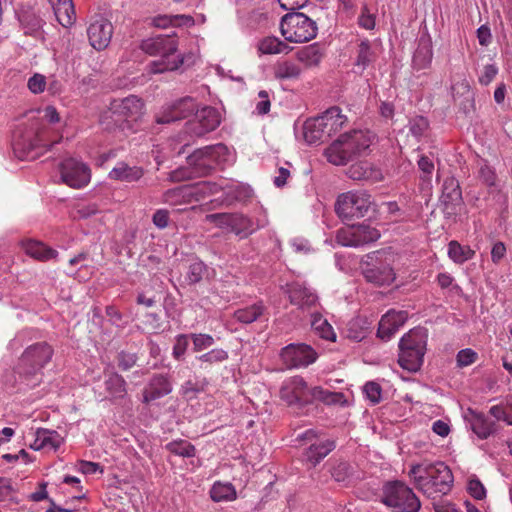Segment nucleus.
<instances>
[{
  "label": "nucleus",
  "mask_w": 512,
  "mask_h": 512,
  "mask_svg": "<svg viewBox=\"0 0 512 512\" xmlns=\"http://www.w3.org/2000/svg\"><path fill=\"white\" fill-rule=\"evenodd\" d=\"M196 110L197 103L195 99L186 96L163 106L161 112L156 117V122L159 124L172 123L187 118Z\"/></svg>",
  "instance_id": "dca6fc26"
},
{
  "label": "nucleus",
  "mask_w": 512,
  "mask_h": 512,
  "mask_svg": "<svg viewBox=\"0 0 512 512\" xmlns=\"http://www.w3.org/2000/svg\"><path fill=\"white\" fill-rule=\"evenodd\" d=\"M371 195L366 191H348L338 196L335 212L343 220L364 217L372 205Z\"/></svg>",
  "instance_id": "6e6552de"
},
{
  "label": "nucleus",
  "mask_w": 512,
  "mask_h": 512,
  "mask_svg": "<svg viewBox=\"0 0 512 512\" xmlns=\"http://www.w3.org/2000/svg\"><path fill=\"white\" fill-rule=\"evenodd\" d=\"M49 3L60 25L68 28L74 24L76 13L73 0H49Z\"/></svg>",
  "instance_id": "7c9ffc66"
},
{
  "label": "nucleus",
  "mask_w": 512,
  "mask_h": 512,
  "mask_svg": "<svg viewBox=\"0 0 512 512\" xmlns=\"http://www.w3.org/2000/svg\"><path fill=\"white\" fill-rule=\"evenodd\" d=\"M53 354L52 346L45 341L28 345L19 356L14 371L27 381V385L36 386L42 369L51 361Z\"/></svg>",
  "instance_id": "39448f33"
},
{
  "label": "nucleus",
  "mask_w": 512,
  "mask_h": 512,
  "mask_svg": "<svg viewBox=\"0 0 512 512\" xmlns=\"http://www.w3.org/2000/svg\"><path fill=\"white\" fill-rule=\"evenodd\" d=\"M104 385L112 401L123 399L127 395V382L124 377L117 372L113 371L106 374Z\"/></svg>",
  "instance_id": "473e14b6"
},
{
  "label": "nucleus",
  "mask_w": 512,
  "mask_h": 512,
  "mask_svg": "<svg viewBox=\"0 0 512 512\" xmlns=\"http://www.w3.org/2000/svg\"><path fill=\"white\" fill-rule=\"evenodd\" d=\"M221 123L220 112L211 106L196 111L195 118L185 124V131L190 136L203 137L214 131Z\"/></svg>",
  "instance_id": "ddd939ff"
},
{
  "label": "nucleus",
  "mask_w": 512,
  "mask_h": 512,
  "mask_svg": "<svg viewBox=\"0 0 512 512\" xmlns=\"http://www.w3.org/2000/svg\"><path fill=\"white\" fill-rule=\"evenodd\" d=\"M409 475L416 488L431 499L446 495L453 484L452 472L443 462L413 465Z\"/></svg>",
  "instance_id": "f03ea898"
},
{
  "label": "nucleus",
  "mask_w": 512,
  "mask_h": 512,
  "mask_svg": "<svg viewBox=\"0 0 512 512\" xmlns=\"http://www.w3.org/2000/svg\"><path fill=\"white\" fill-rule=\"evenodd\" d=\"M318 121L324 130L326 139H329L333 134H336L347 124L346 115L342 114L339 107L333 106L317 116Z\"/></svg>",
  "instance_id": "393cba45"
},
{
  "label": "nucleus",
  "mask_w": 512,
  "mask_h": 512,
  "mask_svg": "<svg viewBox=\"0 0 512 512\" xmlns=\"http://www.w3.org/2000/svg\"><path fill=\"white\" fill-rule=\"evenodd\" d=\"M363 393L372 405L378 404L382 399V388L375 381H368L363 386Z\"/></svg>",
  "instance_id": "5fc2aeb1"
},
{
  "label": "nucleus",
  "mask_w": 512,
  "mask_h": 512,
  "mask_svg": "<svg viewBox=\"0 0 512 512\" xmlns=\"http://www.w3.org/2000/svg\"><path fill=\"white\" fill-rule=\"evenodd\" d=\"M479 178L488 187L496 186L497 176L494 169L489 165L484 164L480 167Z\"/></svg>",
  "instance_id": "69168bd1"
},
{
  "label": "nucleus",
  "mask_w": 512,
  "mask_h": 512,
  "mask_svg": "<svg viewBox=\"0 0 512 512\" xmlns=\"http://www.w3.org/2000/svg\"><path fill=\"white\" fill-rule=\"evenodd\" d=\"M173 390L171 376L167 373H155L143 389L142 402L149 404L155 400L169 395Z\"/></svg>",
  "instance_id": "6ab92c4d"
},
{
  "label": "nucleus",
  "mask_w": 512,
  "mask_h": 512,
  "mask_svg": "<svg viewBox=\"0 0 512 512\" xmlns=\"http://www.w3.org/2000/svg\"><path fill=\"white\" fill-rule=\"evenodd\" d=\"M144 106L141 98L136 95H129L122 99H114L110 103L109 110L118 117L137 121L144 114Z\"/></svg>",
  "instance_id": "a211bd4d"
},
{
  "label": "nucleus",
  "mask_w": 512,
  "mask_h": 512,
  "mask_svg": "<svg viewBox=\"0 0 512 512\" xmlns=\"http://www.w3.org/2000/svg\"><path fill=\"white\" fill-rule=\"evenodd\" d=\"M290 304L303 313L310 314L318 305V296L305 283L295 282L292 286L290 285Z\"/></svg>",
  "instance_id": "412c9836"
},
{
  "label": "nucleus",
  "mask_w": 512,
  "mask_h": 512,
  "mask_svg": "<svg viewBox=\"0 0 512 512\" xmlns=\"http://www.w3.org/2000/svg\"><path fill=\"white\" fill-rule=\"evenodd\" d=\"M265 307L261 302L254 303L250 306L237 309L233 316L243 324H250L258 320L264 313Z\"/></svg>",
  "instance_id": "79ce46f5"
},
{
  "label": "nucleus",
  "mask_w": 512,
  "mask_h": 512,
  "mask_svg": "<svg viewBox=\"0 0 512 512\" xmlns=\"http://www.w3.org/2000/svg\"><path fill=\"white\" fill-rule=\"evenodd\" d=\"M318 358V353L304 343L290 344V368H305L313 364Z\"/></svg>",
  "instance_id": "a878e982"
},
{
  "label": "nucleus",
  "mask_w": 512,
  "mask_h": 512,
  "mask_svg": "<svg viewBox=\"0 0 512 512\" xmlns=\"http://www.w3.org/2000/svg\"><path fill=\"white\" fill-rule=\"evenodd\" d=\"M344 398L343 393L340 392H332L326 389H323L320 386L312 387V403L314 401H321L325 404H337L342 402Z\"/></svg>",
  "instance_id": "8fccbe9b"
},
{
  "label": "nucleus",
  "mask_w": 512,
  "mask_h": 512,
  "mask_svg": "<svg viewBox=\"0 0 512 512\" xmlns=\"http://www.w3.org/2000/svg\"><path fill=\"white\" fill-rule=\"evenodd\" d=\"M50 129L44 123H36L29 128L19 127L13 134L12 148L20 160H34L50 149L58 140L50 139Z\"/></svg>",
  "instance_id": "7ed1b4c3"
},
{
  "label": "nucleus",
  "mask_w": 512,
  "mask_h": 512,
  "mask_svg": "<svg viewBox=\"0 0 512 512\" xmlns=\"http://www.w3.org/2000/svg\"><path fill=\"white\" fill-rule=\"evenodd\" d=\"M285 44L275 37H267L259 43V51L263 54H276Z\"/></svg>",
  "instance_id": "4d7b16f0"
},
{
  "label": "nucleus",
  "mask_w": 512,
  "mask_h": 512,
  "mask_svg": "<svg viewBox=\"0 0 512 512\" xmlns=\"http://www.w3.org/2000/svg\"><path fill=\"white\" fill-rule=\"evenodd\" d=\"M474 255L475 251L472 250L469 246H462L457 241H451L448 244V256L455 263L462 264L472 259Z\"/></svg>",
  "instance_id": "de8ad7c7"
},
{
  "label": "nucleus",
  "mask_w": 512,
  "mask_h": 512,
  "mask_svg": "<svg viewBox=\"0 0 512 512\" xmlns=\"http://www.w3.org/2000/svg\"><path fill=\"white\" fill-rule=\"evenodd\" d=\"M209 274L208 266L201 260L196 259L188 266L185 281L189 285H195L207 278Z\"/></svg>",
  "instance_id": "c03bdc74"
},
{
  "label": "nucleus",
  "mask_w": 512,
  "mask_h": 512,
  "mask_svg": "<svg viewBox=\"0 0 512 512\" xmlns=\"http://www.w3.org/2000/svg\"><path fill=\"white\" fill-rule=\"evenodd\" d=\"M177 48L178 41L175 33L159 34L141 43V49L145 53L161 57L160 60L150 64V72L154 74L177 70L183 64V58L176 55Z\"/></svg>",
  "instance_id": "20e7f679"
},
{
  "label": "nucleus",
  "mask_w": 512,
  "mask_h": 512,
  "mask_svg": "<svg viewBox=\"0 0 512 512\" xmlns=\"http://www.w3.org/2000/svg\"><path fill=\"white\" fill-rule=\"evenodd\" d=\"M296 441H304L308 447L303 452L304 460L311 466L318 465L335 448L336 442L333 439H319L317 432L308 429L296 436Z\"/></svg>",
  "instance_id": "9b49d317"
},
{
  "label": "nucleus",
  "mask_w": 512,
  "mask_h": 512,
  "mask_svg": "<svg viewBox=\"0 0 512 512\" xmlns=\"http://www.w3.org/2000/svg\"><path fill=\"white\" fill-rule=\"evenodd\" d=\"M189 335L179 334L175 338L172 355L176 360L182 359L189 345Z\"/></svg>",
  "instance_id": "bf43d9fd"
},
{
  "label": "nucleus",
  "mask_w": 512,
  "mask_h": 512,
  "mask_svg": "<svg viewBox=\"0 0 512 512\" xmlns=\"http://www.w3.org/2000/svg\"><path fill=\"white\" fill-rule=\"evenodd\" d=\"M47 86L46 77L40 73H35L28 79L27 87L33 94H40L45 91Z\"/></svg>",
  "instance_id": "052dcab7"
},
{
  "label": "nucleus",
  "mask_w": 512,
  "mask_h": 512,
  "mask_svg": "<svg viewBox=\"0 0 512 512\" xmlns=\"http://www.w3.org/2000/svg\"><path fill=\"white\" fill-rule=\"evenodd\" d=\"M196 359L200 362V369L207 370L215 364L226 361L228 359V352L221 348H215L196 357Z\"/></svg>",
  "instance_id": "49530a36"
},
{
  "label": "nucleus",
  "mask_w": 512,
  "mask_h": 512,
  "mask_svg": "<svg viewBox=\"0 0 512 512\" xmlns=\"http://www.w3.org/2000/svg\"><path fill=\"white\" fill-rule=\"evenodd\" d=\"M206 221L235 234L240 239L247 238L266 225L265 219H258L255 222L248 216L238 212L208 214L206 215Z\"/></svg>",
  "instance_id": "0eeeda50"
},
{
  "label": "nucleus",
  "mask_w": 512,
  "mask_h": 512,
  "mask_svg": "<svg viewBox=\"0 0 512 512\" xmlns=\"http://www.w3.org/2000/svg\"><path fill=\"white\" fill-rule=\"evenodd\" d=\"M408 319V312L404 310L387 311L381 318L378 326L377 336L384 341H389L400 327Z\"/></svg>",
  "instance_id": "5701e85b"
},
{
  "label": "nucleus",
  "mask_w": 512,
  "mask_h": 512,
  "mask_svg": "<svg viewBox=\"0 0 512 512\" xmlns=\"http://www.w3.org/2000/svg\"><path fill=\"white\" fill-rule=\"evenodd\" d=\"M347 176L353 180L378 182L383 179L381 170L367 161L352 164L346 171Z\"/></svg>",
  "instance_id": "bb28decb"
},
{
  "label": "nucleus",
  "mask_w": 512,
  "mask_h": 512,
  "mask_svg": "<svg viewBox=\"0 0 512 512\" xmlns=\"http://www.w3.org/2000/svg\"><path fill=\"white\" fill-rule=\"evenodd\" d=\"M331 474L335 481L343 482L351 475V467L347 462H339L333 467Z\"/></svg>",
  "instance_id": "338daca9"
},
{
  "label": "nucleus",
  "mask_w": 512,
  "mask_h": 512,
  "mask_svg": "<svg viewBox=\"0 0 512 512\" xmlns=\"http://www.w3.org/2000/svg\"><path fill=\"white\" fill-rule=\"evenodd\" d=\"M214 502H228L237 498L235 487L229 482L216 481L210 490Z\"/></svg>",
  "instance_id": "58836bf2"
},
{
  "label": "nucleus",
  "mask_w": 512,
  "mask_h": 512,
  "mask_svg": "<svg viewBox=\"0 0 512 512\" xmlns=\"http://www.w3.org/2000/svg\"><path fill=\"white\" fill-rule=\"evenodd\" d=\"M295 135L297 138L301 135L308 144L322 143L327 140L317 117L307 119L303 123L301 131L295 125Z\"/></svg>",
  "instance_id": "c85d7f7f"
},
{
  "label": "nucleus",
  "mask_w": 512,
  "mask_h": 512,
  "mask_svg": "<svg viewBox=\"0 0 512 512\" xmlns=\"http://www.w3.org/2000/svg\"><path fill=\"white\" fill-rule=\"evenodd\" d=\"M191 191L192 201H202L207 196L218 193L221 190V186L215 182L200 181L194 184H189Z\"/></svg>",
  "instance_id": "37998d69"
},
{
  "label": "nucleus",
  "mask_w": 512,
  "mask_h": 512,
  "mask_svg": "<svg viewBox=\"0 0 512 512\" xmlns=\"http://www.w3.org/2000/svg\"><path fill=\"white\" fill-rule=\"evenodd\" d=\"M309 315L311 317V327L320 338L328 341L336 340V334L327 319L314 311Z\"/></svg>",
  "instance_id": "4c0bfd02"
},
{
  "label": "nucleus",
  "mask_w": 512,
  "mask_h": 512,
  "mask_svg": "<svg viewBox=\"0 0 512 512\" xmlns=\"http://www.w3.org/2000/svg\"><path fill=\"white\" fill-rule=\"evenodd\" d=\"M63 443V438L55 430L39 428L35 432L34 442L30 447L34 450L52 449L57 450Z\"/></svg>",
  "instance_id": "c756f323"
},
{
  "label": "nucleus",
  "mask_w": 512,
  "mask_h": 512,
  "mask_svg": "<svg viewBox=\"0 0 512 512\" xmlns=\"http://www.w3.org/2000/svg\"><path fill=\"white\" fill-rule=\"evenodd\" d=\"M311 404L312 387L300 376L290 378V408L303 409Z\"/></svg>",
  "instance_id": "b1692460"
},
{
  "label": "nucleus",
  "mask_w": 512,
  "mask_h": 512,
  "mask_svg": "<svg viewBox=\"0 0 512 512\" xmlns=\"http://www.w3.org/2000/svg\"><path fill=\"white\" fill-rule=\"evenodd\" d=\"M466 419L473 433L480 439L486 440L498 431V425L495 420L490 419L482 412L468 409Z\"/></svg>",
  "instance_id": "4be33fe9"
},
{
  "label": "nucleus",
  "mask_w": 512,
  "mask_h": 512,
  "mask_svg": "<svg viewBox=\"0 0 512 512\" xmlns=\"http://www.w3.org/2000/svg\"><path fill=\"white\" fill-rule=\"evenodd\" d=\"M61 180L64 184L80 189L88 185L91 179L90 168L75 158H67L59 164Z\"/></svg>",
  "instance_id": "4468645a"
},
{
  "label": "nucleus",
  "mask_w": 512,
  "mask_h": 512,
  "mask_svg": "<svg viewBox=\"0 0 512 512\" xmlns=\"http://www.w3.org/2000/svg\"><path fill=\"white\" fill-rule=\"evenodd\" d=\"M427 345V333L422 328L412 329L406 333L399 342V347H409L415 351H425Z\"/></svg>",
  "instance_id": "c9c22d12"
},
{
  "label": "nucleus",
  "mask_w": 512,
  "mask_h": 512,
  "mask_svg": "<svg viewBox=\"0 0 512 512\" xmlns=\"http://www.w3.org/2000/svg\"><path fill=\"white\" fill-rule=\"evenodd\" d=\"M191 191L189 184L168 189L163 193V200L170 205L191 203Z\"/></svg>",
  "instance_id": "ea45409f"
},
{
  "label": "nucleus",
  "mask_w": 512,
  "mask_h": 512,
  "mask_svg": "<svg viewBox=\"0 0 512 512\" xmlns=\"http://www.w3.org/2000/svg\"><path fill=\"white\" fill-rule=\"evenodd\" d=\"M165 448L170 453L184 458H191L196 454L195 446L182 439L167 443Z\"/></svg>",
  "instance_id": "09e8293b"
},
{
  "label": "nucleus",
  "mask_w": 512,
  "mask_h": 512,
  "mask_svg": "<svg viewBox=\"0 0 512 512\" xmlns=\"http://www.w3.org/2000/svg\"><path fill=\"white\" fill-rule=\"evenodd\" d=\"M206 384V380L195 382L192 380H187L181 386V393L188 399H193L197 396V394L205 390Z\"/></svg>",
  "instance_id": "603ef678"
},
{
  "label": "nucleus",
  "mask_w": 512,
  "mask_h": 512,
  "mask_svg": "<svg viewBox=\"0 0 512 512\" xmlns=\"http://www.w3.org/2000/svg\"><path fill=\"white\" fill-rule=\"evenodd\" d=\"M489 415L495 421H503L509 426H512V402L506 404H497L489 408Z\"/></svg>",
  "instance_id": "3c124183"
},
{
  "label": "nucleus",
  "mask_w": 512,
  "mask_h": 512,
  "mask_svg": "<svg viewBox=\"0 0 512 512\" xmlns=\"http://www.w3.org/2000/svg\"><path fill=\"white\" fill-rule=\"evenodd\" d=\"M194 24V19L189 15H160L153 19V25L158 28H167L168 26H190Z\"/></svg>",
  "instance_id": "a18cd8bd"
},
{
  "label": "nucleus",
  "mask_w": 512,
  "mask_h": 512,
  "mask_svg": "<svg viewBox=\"0 0 512 512\" xmlns=\"http://www.w3.org/2000/svg\"><path fill=\"white\" fill-rule=\"evenodd\" d=\"M374 135L368 130L354 129L341 134L324 151L327 161L333 165H346L367 156Z\"/></svg>",
  "instance_id": "f257e3e1"
},
{
  "label": "nucleus",
  "mask_w": 512,
  "mask_h": 512,
  "mask_svg": "<svg viewBox=\"0 0 512 512\" xmlns=\"http://www.w3.org/2000/svg\"><path fill=\"white\" fill-rule=\"evenodd\" d=\"M371 323L365 317L357 316L351 319L346 328L347 338L360 342L364 340L370 332Z\"/></svg>",
  "instance_id": "e433bc0d"
},
{
  "label": "nucleus",
  "mask_w": 512,
  "mask_h": 512,
  "mask_svg": "<svg viewBox=\"0 0 512 512\" xmlns=\"http://www.w3.org/2000/svg\"><path fill=\"white\" fill-rule=\"evenodd\" d=\"M190 338L193 343V351L194 352H200L205 349H208L209 347L213 346L215 343L214 338L209 334H191Z\"/></svg>",
  "instance_id": "13d9d810"
},
{
  "label": "nucleus",
  "mask_w": 512,
  "mask_h": 512,
  "mask_svg": "<svg viewBox=\"0 0 512 512\" xmlns=\"http://www.w3.org/2000/svg\"><path fill=\"white\" fill-rule=\"evenodd\" d=\"M441 202L447 218L456 217L463 209L464 202L459 181L454 176L445 178L442 187Z\"/></svg>",
  "instance_id": "2eb2a0df"
},
{
  "label": "nucleus",
  "mask_w": 512,
  "mask_h": 512,
  "mask_svg": "<svg viewBox=\"0 0 512 512\" xmlns=\"http://www.w3.org/2000/svg\"><path fill=\"white\" fill-rule=\"evenodd\" d=\"M381 502L397 512H418L421 507L412 489L401 481H390L383 486Z\"/></svg>",
  "instance_id": "423d86ee"
},
{
  "label": "nucleus",
  "mask_w": 512,
  "mask_h": 512,
  "mask_svg": "<svg viewBox=\"0 0 512 512\" xmlns=\"http://www.w3.org/2000/svg\"><path fill=\"white\" fill-rule=\"evenodd\" d=\"M138 361V356L136 353H131L127 351H120L116 355L117 366L122 371H128L133 368Z\"/></svg>",
  "instance_id": "864d4df0"
},
{
  "label": "nucleus",
  "mask_w": 512,
  "mask_h": 512,
  "mask_svg": "<svg viewBox=\"0 0 512 512\" xmlns=\"http://www.w3.org/2000/svg\"><path fill=\"white\" fill-rule=\"evenodd\" d=\"M144 175V170L139 166H130L127 163L121 161L109 172L108 176L110 179L121 182H136L140 180Z\"/></svg>",
  "instance_id": "2f4dec72"
},
{
  "label": "nucleus",
  "mask_w": 512,
  "mask_h": 512,
  "mask_svg": "<svg viewBox=\"0 0 512 512\" xmlns=\"http://www.w3.org/2000/svg\"><path fill=\"white\" fill-rule=\"evenodd\" d=\"M229 150L226 145L218 143L195 150L188 157L190 165L195 167L196 172L207 173L215 165H221L229 160Z\"/></svg>",
  "instance_id": "9d476101"
},
{
  "label": "nucleus",
  "mask_w": 512,
  "mask_h": 512,
  "mask_svg": "<svg viewBox=\"0 0 512 512\" xmlns=\"http://www.w3.org/2000/svg\"><path fill=\"white\" fill-rule=\"evenodd\" d=\"M22 247L28 256L39 261H48L58 254L56 250L46 246L43 242L31 239L23 241Z\"/></svg>",
  "instance_id": "72a5a7b5"
},
{
  "label": "nucleus",
  "mask_w": 512,
  "mask_h": 512,
  "mask_svg": "<svg viewBox=\"0 0 512 512\" xmlns=\"http://www.w3.org/2000/svg\"><path fill=\"white\" fill-rule=\"evenodd\" d=\"M477 358L478 354L474 350L470 348L462 349L457 353L456 356L457 366L460 368L469 366L473 364Z\"/></svg>",
  "instance_id": "680f3d73"
},
{
  "label": "nucleus",
  "mask_w": 512,
  "mask_h": 512,
  "mask_svg": "<svg viewBox=\"0 0 512 512\" xmlns=\"http://www.w3.org/2000/svg\"><path fill=\"white\" fill-rule=\"evenodd\" d=\"M373 263H367L363 269V276L367 282L378 286H388L394 282L396 274L392 267V255L377 251L369 256Z\"/></svg>",
  "instance_id": "1a4fd4ad"
},
{
  "label": "nucleus",
  "mask_w": 512,
  "mask_h": 512,
  "mask_svg": "<svg viewBox=\"0 0 512 512\" xmlns=\"http://www.w3.org/2000/svg\"><path fill=\"white\" fill-rule=\"evenodd\" d=\"M380 236V232L376 228L367 224H359L338 229L336 241L345 247H359L377 241Z\"/></svg>",
  "instance_id": "f8f14e48"
},
{
  "label": "nucleus",
  "mask_w": 512,
  "mask_h": 512,
  "mask_svg": "<svg viewBox=\"0 0 512 512\" xmlns=\"http://www.w3.org/2000/svg\"><path fill=\"white\" fill-rule=\"evenodd\" d=\"M432 49L429 43H420L414 55V62L422 61V67L428 65L432 60Z\"/></svg>",
  "instance_id": "0e129e2a"
},
{
  "label": "nucleus",
  "mask_w": 512,
  "mask_h": 512,
  "mask_svg": "<svg viewBox=\"0 0 512 512\" xmlns=\"http://www.w3.org/2000/svg\"><path fill=\"white\" fill-rule=\"evenodd\" d=\"M317 34L316 23L300 12H290V42L302 43Z\"/></svg>",
  "instance_id": "f3484780"
},
{
  "label": "nucleus",
  "mask_w": 512,
  "mask_h": 512,
  "mask_svg": "<svg viewBox=\"0 0 512 512\" xmlns=\"http://www.w3.org/2000/svg\"><path fill=\"white\" fill-rule=\"evenodd\" d=\"M112 34V24L103 17L95 18L87 29L89 42L98 51L105 49L109 45Z\"/></svg>",
  "instance_id": "aec40b11"
},
{
  "label": "nucleus",
  "mask_w": 512,
  "mask_h": 512,
  "mask_svg": "<svg viewBox=\"0 0 512 512\" xmlns=\"http://www.w3.org/2000/svg\"><path fill=\"white\" fill-rule=\"evenodd\" d=\"M377 59L378 53L376 47L368 39L361 40L357 45L356 56L353 63L357 72H364L370 65L375 63Z\"/></svg>",
  "instance_id": "cd10ccee"
},
{
  "label": "nucleus",
  "mask_w": 512,
  "mask_h": 512,
  "mask_svg": "<svg viewBox=\"0 0 512 512\" xmlns=\"http://www.w3.org/2000/svg\"><path fill=\"white\" fill-rule=\"evenodd\" d=\"M409 132L419 140L429 127L428 120L422 116L415 117L409 121Z\"/></svg>",
  "instance_id": "6e6d98bb"
},
{
  "label": "nucleus",
  "mask_w": 512,
  "mask_h": 512,
  "mask_svg": "<svg viewBox=\"0 0 512 512\" xmlns=\"http://www.w3.org/2000/svg\"><path fill=\"white\" fill-rule=\"evenodd\" d=\"M399 349V365L410 372L418 371L423 364L425 351H415L409 347H399Z\"/></svg>",
  "instance_id": "f704fd0d"
},
{
  "label": "nucleus",
  "mask_w": 512,
  "mask_h": 512,
  "mask_svg": "<svg viewBox=\"0 0 512 512\" xmlns=\"http://www.w3.org/2000/svg\"><path fill=\"white\" fill-rule=\"evenodd\" d=\"M298 60L306 67L316 66L323 57V51L319 44L314 43L303 47L296 53Z\"/></svg>",
  "instance_id": "a19ab883"
},
{
  "label": "nucleus",
  "mask_w": 512,
  "mask_h": 512,
  "mask_svg": "<svg viewBox=\"0 0 512 512\" xmlns=\"http://www.w3.org/2000/svg\"><path fill=\"white\" fill-rule=\"evenodd\" d=\"M498 73V68L494 64H488L483 67L478 77L479 83L483 86L489 85Z\"/></svg>",
  "instance_id": "774afa93"
},
{
  "label": "nucleus",
  "mask_w": 512,
  "mask_h": 512,
  "mask_svg": "<svg viewBox=\"0 0 512 512\" xmlns=\"http://www.w3.org/2000/svg\"><path fill=\"white\" fill-rule=\"evenodd\" d=\"M467 490L477 500H482L486 497V489L478 478L473 477L469 479Z\"/></svg>",
  "instance_id": "e2e57ef3"
}]
</instances>
